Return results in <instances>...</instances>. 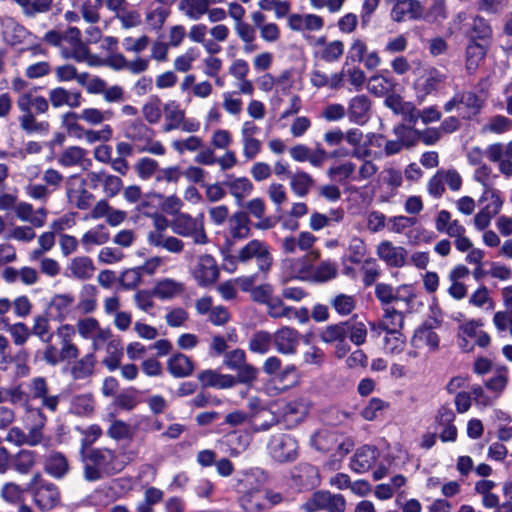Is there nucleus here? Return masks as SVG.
I'll return each instance as SVG.
<instances>
[{"label": "nucleus", "instance_id": "1", "mask_svg": "<svg viewBox=\"0 0 512 512\" xmlns=\"http://www.w3.org/2000/svg\"><path fill=\"white\" fill-rule=\"evenodd\" d=\"M83 476L86 481L95 482L122 471L125 467L116 451L109 448H94L83 459Z\"/></svg>", "mask_w": 512, "mask_h": 512}, {"label": "nucleus", "instance_id": "2", "mask_svg": "<svg viewBox=\"0 0 512 512\" xmlns=\"http://www.w3.org/2000/svg\"><path fill=\"white\" fill-rule=\"evenodd\" d=\"M251 261H254L258 271L266 276L274 261L270 245L263 240L252 239L239 248L236 254L227 256L225 266L228 271L232 272L234 268H229L228 264L235 266L237 263L248 264Z\"/></svg>", "mask_w": 512, "mask_h": 512}, {"label": "nucleus", "instance_id": "3", "mask_svg": "<svg viewBox=\"0 0 512 512\" xmlns=\"http://www.w3.org/2000/svg\"><path fill=\"white\" fill-rule=\"evenodd\" d=\"M482 326L483 322L480 319H470L459 324L456 340L462 352L470 353L475 346L486 348L490 345L491 337Z\"/></svg>", "mask_w": 512, "mask_h": 512}, {"label": "nucleus", "instance_id": "4", "mask_svg": "<svg viewBox=\"0 0 512 512\" xmlns=\"http://www.w3.org/2000/svg\"><path fill=\"white\" fill-rule=\"evenodd\" d=\"M484 106V100L474 91L456 90L443 108L445 112L456 109L458 118L472 120L476 118Z\"/></svg>", "mask_w": 512, "mask_h": 512}, {"label": "nucleus", "instance_id": "5", "mask_svg": "<svg viewBox=\"0 0 512 512\" xmlns=\"http://www.w3.org/2000/svg\"><path fill=\"white\" fill-rule=\"evenodd\" d=\"M172 231L182 237L193 239L195 244L208 243V236L204 227V214L200 213L192 217L188 213L177 214L170 223Z\"/></svg>", "mask_w": 512, "mask_h": 512}, {"label": "nucleus", "instance_id": "6", "mask_svg": "<svg viewBox=\"0 0 512 512\" xmlns=\"http://www.w3.org/2000/svg\"><path fill=\"white\" fill-rule=\"evenodd\" d=\"M27 490L33 496L36 506L42 511H49L60 502V492L57 486L45 480L40 474H35L31 478Z\"/></svg>", "mask_w": 512, "mask_h": 512}, {"label": "nucleus", "instance_id": "7", "mask_svg": "<svg viewBox=\"0 0 512 512\" xmlns=\"http://www.w3.org/2000/svg\"><path fill=\"white\" fill-rule=\"evenodd\" d=\"M303 512H345L346 500L341 494H332L326 490L314 492L301 506Z\"/></svg>", "mask_w": 512, "mask_h": 512}, {"label": "nucleus", "instance_id": "8", "mask_svg": "<svg viewBox=\"0 0 512 512\" xmlns=\"http://www.w3.org/2000/svg\"><path fill=\"white\" fill-rule=\"evenodd\" d=\"M447 75L436 67H429L415 79L413 88L419 102L424 101L429 95H436L444 86Z\"/></svg>", "mask_w": 512, "mask_h": 512}, {"label": "nucleus", "instance_id": "9", "mask_svg": "<svg viewBox=\"0 0 512 512\" xmlns=\"http://www.w3.org/2000/svg\"><path fill=\"white\" fill-rule=\"evenodd\" d=\"M76 330L81 338L91 341L94 351L100 350L112 335V330L101 327L99 321L94 317L79 319L76 323Z\"/></svg>", "mask_w": 512, "mask_h": 512}, {"label": "nucleus", "instance_id": "10", "mask_svg": "<svg viewBox=\"0 0 512 512\" xmlns=\"http://www.w3.org/2000/svg\"><path fill=\"white\" fill-rule=\"evenodd\" d=\"M363 63L367 70L377 68L381 63V58L376 50L368 53V46L363 39H353L346 57L344 68Z\"/></svg>", "mask_w": 512, "mask_h": 512}, {"label": "nucleus", "instance_id": "11", "mask_svg": "<svg viewBox=\"0 0 512 512\" xmlns=\"http://www.w3.org/2000/svg\"><path fill=\"white\" fill-rule=\"evenodd\" d=\"M219 274L218 264L209 254L200 255L191 268V275L200 287H207L215 283Z\"/></svg>", "mask_w": 512, "mask_h": 512}, {"label": "nucleus", "instance_id": "12", "mask_svg": "<svg viewBox=\"0 0 512 512\" xmlns=\"http://www.w3.org/2000/svg\"><path fill=\"white\" fill-rule=\"evenodd\" d=\"M269 452L278 462L293 461L297 457L298 443L289 434L273 435L269 442Z\"/></svg>", "mask_w": 512, "mask_h": 512}, {"label": "nucleus", "instance_id": "13", "mask_svg": "<svg viewBox=\"0 0 512 512\" xmlns=\"http://www.w3.org/2000/svg\"><path fill=\"white\" fill-rule=\"evenodd\" d=\"M360 138H362L361 130H352L346 136L347 141L355 146L354 154L358 157L377 155V149L385 142L383 137L376 133L367 134L363 142H360Z\"/></svg>", "mask_w": 512, "mask_h": 512}, {"label": "nucleus", "instance_id": "14", "mask_svg": "<svg viewBox=\"0 0 512 512\" xmlns=\"http://www.w3.org/2000/svg\"><path fill=\"white\" fill-rule=\"evenodd\" d=\"M485 153L491 162L498 163V169L504 176H512V141L489 145Z\"/></svg>", "mask_w": 512, "mask_h": 512}, {"label": "nucleus", "instance_id": "15", "mask_svg": "<svg viewBox=\"0 0 512 512\" xmlns=\"http://www.w3.org/2000/svg\"><path fill=\"white\" fill-rule=\"evenodd\" d=\"M376 254L380 260L390 267L401 268L407 262L408 252L402 246H396L389 240L381 241L376 247Z\"/></svg>", "mask_w": 512, "mask_h": 512}, {"label": "nucleus", "instance_id": "16", "mask_svg": "<svg viewBox=\"0 0 512 512\" xmlns=\"http://www.w3.org/2000/svg\"><path fill=\"white\" fill-rule=\"evenodd\" d=\"M272 337L274 347L280 354L293 355L297 352L301 336L296 329L284 326L278 329Z\"/></svg>", "mask_w": 512, "mask_h": 512}, {"label": "nucleus", "instance_id": "17", "mask_svg": "<svg viewBox=\"0 0 512 512\" xmlns=\"http://www.w3.org/2000/svg\"><path fill=\"white\" fill-rule=\"evenodd\" d=\"M66 195L69 202L81 210L87 209L93 198L92 194L85 189L84 181L76 175L67 179Z\"/></svg>", "mask_w": 512, "mask_h": 512}, {"label": "nucleus", "instance_id": "18", "mask_svg": "<svg viewBox=\"0 0 512 512\" xmlns=\"http://www.w3.org/2000/svg\"><path fill=\"white\" fill-rule=\"evenodd\" d=\"M325 25L324 18L317 14H298L293 13L288 16L287 26L295 32H315L323 29Z\"/></svg>", "mask_w": 512, "mask_h": 512}, {"label": "nucleus", "instance_id": "19", "mask_svg": "<svg viewBox=\"0 0 512 512\" xmlns=\"http://www.w3.org/2000/svg\"><path fill=\"white\" fill-rule=\"evenodd\" d=\"M185 292V284L182 281L170 277H162L155 281L152 294L162 301H168L180 297Z\"/></svg>", "mask_w": 512, "mask_h": 512}, {"label": "nucleus", "instance_id": "20", "mask_svg": "<svg viewBox=\"0 0 512 512\" xmlns=\"http://www.w3.org/2000/svg\"><path fill=\"white\" fill-rule=\"evenodd\" d=\"M456 415L448 406H442L436 415V423L441 428L439 438L442 442H455L458 437V429L454 425Z\"/></svg>", "mask_w": 512, "mask_h": 512}, {"label": "nucleus", "instance_id": "21", "mask_svg": "<svg viewBox=\"0 0 512 512\" xmlns=\"http://www.w3.org/2000/svg\"><path fill=\"white\" fill-rule=\"evenodd\" d=\"M370 109V99L366 95L362 94L357 95L350 100L346 112L350 122L363 126L370 118Z\"/></svg>", "mask_w": 512, "mask_h": 512}, {"label": "nucleus", "instance_id": "22", "mask_svg": "<svg viewBox=\"0 0 512 512\" xmlns=\"http://www.w3.org/2000/svg\"><path fill=\"white\" fill-rule=\"evenodd\" d=\"M29 390L32 398L40 399L42 406L55 412L59 404V396L48 395V384L45 378L35 377L30 381Z\"/></svg>", "mask_w": 512, "mask_h": 512}, {"label": "nucleus", "instance_id": "23", "mask_svg": "<svg viewBox=\"0 0 512 512\" xmlns=\"http://www.w3.org/2000/svg\"><path fill=\"white\" fill-rule=\"evenodd\" d=\"M435 228L439 233L448 235L455 239L462 234H466V228L457 219H452V215L447 210L438 212L435 219Z\"/></svg>", "mask_w": 512, "mask_h": 512}, {"label": "nucleus", "instance_id": "24", "mask_svg": "<svg viewBox=\"0 0 512 512\" xmlns=\"http://www.w3.org/2000/svg\"><path fill=\"white\" fill-rule=\"evenodd\" d=\"M44 470L51 477L55 479H62L69 473L70 464L64 454L53 451L45 458Z\"/></svg>", "mask_w": 512, "mask_h": 512}, {"label": "nucleus", "instance_id": "25", "mask_svg": "<svg viewBox=\"0 0 512 512\" xmlns=\"http://www.w3.org/2000/svg\"><path fill=\"white\" fill-rule=\"evenodd\" d=\"M423 7L419 0H403L393 5L391 10V18L395 22H402L406 16L416 20L422 17Z\"/></svg>", "mask_w": 512, "mask_h": 512}, {"label": "nucleus", "instance_id": "26", "mask_svg": "<svg viewBox=\"0 0 512 512\" xmlns=\"http://www.w3.org/2000/svg\"><path fill=\"white\" fill-rule=\"evenodd\" d=\"M223 185L229 190V193L235 198L238 205H241L242 201L253 191V184L246 177L228 175Z\"/></svg>", "mask_w": 512, "mask_h": 512}, {"label": "nucleus", "instance_id": "27", "mask_svg": "<svg viewBox=\"0 0 512 512\" xmlns=\"http://www.w3.org/2000/svg\"><path fill=\"white\" fill-rule=\"evenodd\" d=\"M17 218L24 222H29L33 227H42L47 218V211L44 208L34 210L33 206L27 202H21L15 207Z\"/></svg>", "mask_w": 512, "mask_h": 512}, {"label": "nucleus", "instance_id": "28", "mask_svg": "<svg viewBox=\"0 0 512 512\" xmlns=\"http://www.w3.org/2000/svg\"><path fill=\"white\" fill-rule=\"evenodd\" d=\"M106 356L103 358L102 363L109 371H115L120 367L123 357V346L120 338L115 337L113 334L111 338L105 342Z\"/></svg>", "mask_w": 512, "mask_h": 512}, {"label": "nucleus", "instance_id": "29", "mask_svg": "<svg viewBox=\"0 0 512 512\" xmlns=\"http://www.w3.org/2000/svg\"><path fill=\"white\" fill-rule=\"evenodd\" d=\"M378 458V451L372 446H362L359 448L352 461V469L358 473H363L369 470L376 463Z\"/></svg>", "mask_w": 512, "mask_h": 512}, {"label": "nucleus", "instance_id": "30", "mask_svg": "<svg viewBox=\"0 0 512 512\" xmlns=\"http://www.w3.org/2000/svg\"><path fill=\"white\" fill-rule=\"evenodd\" d=\"M165 125L163 128H188L185 119V111L181 109L180 103L170 100L163 106Z\"/></svg>", "mask_w": 512, "mask_h": 512}, {"label": "nucleus", "instance_id": "31", "mask_svg": "<svg viewBox=\"0 0 512 512\" xmlns=\"http://www.w3.org/2000/svg\"><path fill=\"white\" fill-rule=\"evenodd\" d=\"M3 37L11 46L21 44L29 33L28 30L12 17H7L2 22Z\"/></svg>", "mask_w": 512, "mask_h": 512}, {"label": "nucleus", "instance_id": "32", "mask_svg": "<svg viewBox=\"0 0 512 512\" xmlns=\"http://www.w3.org/2000/svg\"><path fill=\"white\" fill-rule=\"evenodd\" d=\"M167 369L174 377L183 378L189 376L193 372L194 365L187 355L176 353L168 359Z\"/></svg>", "mask_w": 512, "mask_h": 512}, {"label": "nucleus", "instance_id": "33", "mask_svg": "<svg viewBox=\"0 0 512 512\" xmlns=\"http://www.w3.org/2000/svg\"><path fill=\"white\" fill-rule=\"evenodd\" d=\"M69 276L80 280L90 279L94 272L95 266L91 258L87 256L75 257L68 266Z\"/></svg>", "mask_w": 512, "mask_h": 512}, {"label": "nucleus", "instance_id": "34", "mask_svg": "<svg viewBox=\"0 0 512 512\" xmlns=\"http://www.w3.org/2000/svg\"><path fill=\"white\" fill-rule=\"evenodd\" d=\"M439 336L430 327H419L415 330L411 339V343L415 348L427 347L429 350L435 351L439 347Z\"/></svg>", "mask_w": 512, "mask_h": 512}, {"label": "nucleus", "instance_id": "35", "mask_svg": "<svg viewBox=\"0 0 512 512\" xmlns=\"http://www.w3.org/2000/svg\"><path fill=\"white\" fill-rule=\"evenodd\" d=\"M488 44L481 41L469 39L466 47V68L468 71H475L480 62L485 58Z\"/></svg>", "mask_w": 512, "mask_h": 512}, {"label": "nucleus", "instance_id": "36", "mask_svg": "<svg viewBox=\"0 0 512 512\" xmlns=\"http://www.w3.org/2000/svg\"><path fill=\"white\" fill-rule=\"evenodd\" d=\"M110 234L106 226L97 225L85 232L80 240L86 251L92 250L95 246H100L109 241Z\"/></svg>", "mask_w": 512, "mask_h": 512}, {"label": "nucleus", "instance_id": "37", "mask_svg": "<svg viewBox=\"0 0 512 512\" xmlns=\"http://www.w3.org/2000/svg\"><path fill=\"white\" fill-rule=\"evenodd\" d=\"M229 232L234 239H245L250 236V220L246 213L236 212L229 218Z\"/></svg>", "mask_w": 512, "mask_h": 512}, {"label": "nucleus", "instance_id": "38", "mask_svg": "<svg viewBox=\"0 0 512 512\" xmlns=\"http://www.w3.org/2000/svg\"><path fill=\"white\" fill-rule=\"evenodd\" d=\"M70 412L82 417H89L95 410V400L92 394H78L72 397Z\"/></svg>", "mask_w": 512, "mask_h": 512}, {"label": "nucleus", "instance_id": "39", "mask_svg": "<svg viewBox=\"0 0 512 512\" xmlns=\"http://www.w3.org/2000/svg\"><path fill=\"white\" fill-rule=\"evenodd\" d=\"M481 208L496 216L503 205V198L500 191L489 186H485L484 191L479 198Z\"/></svg>", "mask_w": 512, "mask_h": 512}, {"label": "nucleus", "instance_id": "40", "mask_svg": "<svg viewBox=\"0 0 512 512\" xmlns=\"http://www.w3.org/2000/svg\"><path fill=\"white\" fill-rule=\"evenodd\" d=\"M149 244L155 247H161L170 253H181L184 249V242L174 236H165L160 233L148 234Z\"/></svg>", "mask_w": 512, "mask_h": 512}, {"label": "nucleus", "instance_id": "41", "mask_svg": "<svg viewBox=\"0 0 512 512\" xmlns=\"http://www.w3.org/2000/svg\"><path fill=\"white\" fill-rule=\"evenodd\" d=\"M95 364L96 357L94 353L85 354L75 361L70 368L73 379L82 380L90 377L94 372Z\"/></svg>", "mask_w": 512, "mask_h": 512}, {"label": "nucleus", "instance_id": "42", "mask_svg": "<svg viewBox=\"0 0 512 512\" xmlns=\"http://www.w3.org/2000/svg\"><path fill=\"white\" fill-rule=\"evenodd\" d=\"M509 381L508 370L506 367L498 369L497 372L485 382V388L494 397L495 400L499 399L504 393Z\"/></svg>", "mask_w": 512, "mask_h": 512}, {"label": "nucleus", "instance_id": "43", "mask_svg": "<svg viewBox=\"0 0 512 512\" xmlns=\"http://www.w3.org/2000/svg\"><path fill=\"white\" fill-rule=\"evenodd\" d=\"M396 81L392 76L377 74L368 81L369 91L376 96H386L394 91Z\"/></svg>", "mask_w": 512, "mask_h": 512}, {"label": "nucleus", "instance_id": "44", "mask_svg": "<svg viewBox=\"0 0 512 512\" xmlns=\"http://www.w3.org/2000/svg\"><path fill=\"white\" fill-rule=\"evenodd\" d=\"M97 307V288L93 285L86 284L79 293V299L76 309L83 313H92Z\"/></svg>", "mask_w": 512, "mask_h": 512}, {"label": "nucleus", "instance_id": "45", "mask_svg": "<svg viewBox=\"0 0 512 512\" xmlns=\"http://www.w3.org/2000/svg\"><path fill=\"white\" fill-rule=\"evenodd\" d=\"M366 253L367 248L364 240L358 236H353L348 242L343 258L344 261H349L352 264H360L364 260Z\"/></svg>", "mask_w": 512, "mask_h": 512}, {"label": "nucleus", "instance_id": "46", "mask_svg": "<svg viewBox=\"0 0 512 512\" xmlns=\"http://www.w3.org/2000/svg\"><path fill=\"white\" fill-rule=\"evenodd\" d=\"M0 325H3V329L10 334L16 346L24 345L30 337L31 331L23 322L11 324L7 319H1Z\"/></svg>", "mask_w": 512, "mask_h": 512}, {"label": "nucleus", "instance_id": "47", "mask_svg": "<svg viewBox=\"0 0 512 512\" xmlns=\"http://www.w3.org/2000/svg\"><path fill=\"white\" fill-rule=\"evenodd\" d=\"M313 186L314 180L306 172L298 171L290 177V188L298 197L302 198L308 195Z\"/></svg>", "mask_w": 512, "mask_h": 512}, {"label": "nucleus", "instance_id": "48", "mask_svg": "<svg viewBox=\"0 0 512 512\" xmlns=\"http://www.w3.org/2000/svg\"><path fill=\"white\" fill-rule=\"evenodd\" d=\"M406 477L398 474L391 478L390 483H381L375 487L374 494L379 500H388L406 484Z\"/></svg>", "mask_w": 512, "mask_h": 512}, {"label": "nucleus", "instance_id": "49", "mask_svg": "<svg viewBox=\"0 0 512 512\" xmlns=\"http://www.w3.org/2000/svg\"><path fill=\"white\" fill-rule=\"evenodd\" d=\"M492 34L493 31L489 22L484 17L477 15L474 18L472 34L470 35L469 39L489 44L492 38Z\"/></svg>", "mask_w": 512, "mask_h": 512}, {"label": "nucleus", "instance_id": "50", "mask_svg": "<svg viewBox=\"0 0 512 512\" xmlns=\"http://www.w3.org/2000/svg\"><path fill=\"white\" fill-rule=\"evenodd\" d=\"M271 343H273L272 334L262 330L252 335L248 347L251 352L264 355L269 352Z\"/></svg>", "mask_w": 512, "mask_h": 512}, {"label": "nucleus", "instance_id": "51", "mask_svg": "<svg viewBox=\"0 0 512 512\" xmlns=\"http://www.w3.org/2000/svg\"><path fill=\"white\" fill-rule=\"evenodd\" d=\"M37 454L31 450H21L14 462L15 470L21 474L29 473L37 464Z\"/></svg>", "mask_w": 512, "mask_h": 512}, {"label": "nucleus", "instance_id": "52", "mask_svg": "<svg viewBox=\"0 0 512 512\" xmlns=\"http://www.w3.org/2000/svg\"><path fill=\"white\" fill-rule=\"evenodd\" d=\"M388 407V402L374 397L371 398L367 405L362 409L361 416L367 421H374L377 420Z\"/></svg>", "mask_w": 512, "mask_h": 512}, {"label": "nucleus", "instance_id": "53", "mask_svg": "<svg viewBox=\"0 0 512 512\" xmlns=\"http://www.w3.org/2000/svg\"><path fill=\"white\" fill-rule=\"evenodd\" d=\"M210 0H181L179 9L183 10L187 5L186 15L193 20L199 19L207 13Z\"/></svg>", "mask_w": 512, "mask_h": 512}, {"label": "nucleus", "instance_id": "54", "mask_svg": "<svg viewBox=\"0 0 512 512\" xmlns=\"http://www.w3.org/2000/svg\"><path fill=\"white\" fill-rule=\"evenodd\" d=\"M348 333L346 324H335L327 326L320 334V338L324 343L330 344L345 340Z\"/></svg>", "mask_w": 512, "mask_h": 512}, {"label": "nucleus", "instance_id": "55", "mask_svg": "<svg viewBox=\"0 0 512 512\" xmlns=\"http://www.w3.org/2000/svg\"><path fill=\"white\" fill-rule=\"evenodd\" d=\"M31 333L45 343L51 342L53 334L50 332L48 318L44 315L36 316L33 321Z\"/></svg>", "mask_w": 512, "mask_h": 512}, {"label": "nucleus", "instance_id": "56", "mask_svg": "<svg viewBox=\"0 0 512 512\" xmlns=\"http://www.w3.org/2000/svg\"><path fill=\"white\" fill-rule=\"evenodd\" d=\"M161 104V99L157 95H153L150 101L143 106V115L150 124H156L160 120L163 110Z\"/></svg>", "mask_w": 512, "mask_h": 512}, {"label": "nucleus", "instance_id": "57", "mask_svg": "<svg viewBox=\"0 0 512 512\" xmlns=\"http://www.w3.org/2000/svg\"><path fill=\"white\" fill-rule=\"evenodd\" d=\"M267 306V313L272 318H290L294 309L284 305L283 301L279 297H272Z\"/></svg>", "mask_w": 512, "mask_h": 512}, {"label": "nucleus", "instance_id": "58", "mask_svg": "<svg viewBox=\"0 0 512 512\" xmlns=\"http://www.w3.org/2000/svg\"><path fill=\"white\" fill-rule=\"evenodd\" d=\"M344 53V43L341 40H334L325 45L320 57L327 63L338 61Z\"/></svg>", "mask_w": 512, "mask_h": 512}, {"label": "nucleus", "instance_id": "59", "mask_svg": "<svg viewBox=\"0 0 512 512\" xmlns=\"http://www.w3.org/2000/svg\"><path fill=\"white\" fill-rule=\"evenodd\" d=\"M402 325L401 313L386 309L385 314L381 320L380 328L386 331V333L399 332Z\"/></svg>", "mask_w": 512, "mask_h": 512}, {"label": "nucleus", "instance_id": "60", "mask_svg": "<svg viewBox=\"0 0 512 512\" xmlns=\"http://www.w3.org/2000/svg\"><path fill=\"white\" fill-rule=\"evenodd\" d=\"M331 305L340 315H349L355 309L356 301L351 295L339 294L333 298Z\"/></svg>", "mask_w": 512, "mask_h": 512}, {"label": "nucleus", "instance_id": "61", "mask_svg": "<svg viewBox=\"0 0 512 512\" xmlns=\"http://www.w3.org/2000/svg\"><path fill=\"white\" fill-rule=\"evenodd\" d=\"M165 321L169 327L178 328L183 327L187 322L189 315L188 312L181 307L169 308L165 314Z\"/></svg>", "mask_w": 512, "mask_h": 512}, {"label": "nucleus", "instance_id": "62", "mask_svg": "<svg viewBox=\"0 0 512 512\" xmlns=\"http://www.w3.org/2000/svg\"><path fill=\"white\" fill-rule=\"evenodd\" d=\"M337 276V267L331 262H321L315 267L312 279L316 282H326Z\"/></svg>", "mask_w": 512, "mask_h": 512}, {"label": "nucleus", "instance_id": "63", "mask_svg": "<svg viewBox=\"0 0 512 512\" xmlns=\"http://www.w3.org/2000/svg\"><path fill=\"white\" fill-rule=\"evenodd\" d=\"M109 437L115 440L130 439L133 437V430L129 424L121 420H115L107 430Z\"/></svg>", "mask_w": 512, "mask_h": 512}, {"label": "nucleus", "instance_id": "64", "mask_svg": "<svg viewBox=\"0 0 512 512\" xmlns=\"http://www.w3.org/2000/svg\"><path fill=\"white\" fill-rule=\"evenodd\" d=\"M85 151L79 147H70L60 156L58 162L66 167L81 164L84 160Z\"/></svg>", "mask_w": 512, "mask_h": 512}]
</instances>
